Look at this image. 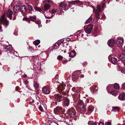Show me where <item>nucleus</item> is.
<instances>
[{
	"instance_id": "47",
	"label": "nucleus",
	"mask_w": 125,
	"mask_h": 125,
	"mask_svg": "<svg viewBox=\"0 0 125 125\" xmlns=\"http://www.w3.org/2000/svg\"><path fill=\"white\" fill-rule=\"evenodd\" d=\"M14 55L17 56H18V54L17 53V52L16 51H14Z\"/></svg>"
},
{
	"instance_id": "55",
	"label": "nucleus",
	"mask_w": 125,
	"mask_h": 125,
	"mask_svg": "<svg viewBox=\"0 0 125 125\" xmlns=\"http://www.w3.org/2000/svg\"><path fill=\"white\" fill-rule=\"evenodd\" d=\"M80 35H81L82 37H83V33H80Z\"/></svg>"
},
{
	"instance_id": "10",
	"label": "nucleus",
	"mask_w": 125,
	"mask_h": 125,
	"mask_svg": "<svg viewBox=\"0 0 125 125\" xmlns=\"http://www.w3.org/2000/svg\"><path fill=\"white\" fill-rule=\"evenodd\" d=\"M42 91L44 93L46 94H48L50 93L49 89L46 86L42 87Z\"/></svg>"
},
{
	"instance_id": "5",
	"label": "nucleus",
	"mask_w": 125,
	"mask_h": 125,
	"mask_svg": "<svg viewBox=\"0 0 125 125\" xmlns=\"http://www.w3.org/2000/svg\"><path fill=\"white\" fill-rule=\"evenodd\" d=\"M19 8H20V6L18 5H16L14 6L13 9V10L14 12L13 14V20H15L16 19V13H17L19 11Z\"/></svg>"
},
{
	"instance_id": "48",
	"label": "nucleus",
	"mask_w": 125,
	"mask_h": 125,
	"mask_svg": "<svg viewBox=\"0 0 125 125\" xmlns=\"http://www.w3.org/2000/svg\"><path fill=\"white\" fill-rule=\"evenodd\" d=\"M39 108L40 110L41 111H42V110H43V109L42 108V107L41 106H40L39 107Z\"/></svg>"
},
{
	"instance_id": "12",
	"label": "nucleus",
	"mask_w": 125,
	"mask_h": 125,
	"mask_svg": "<svg viewBox=\"0 0 125 125\" xmlns=\"http://www.w3.org/2000/svg\"><path fill=\"white\" fill-rule=\"evenodd\" d=\"M20 9L21 12L23 13L25 12L27 10V8L25 5L20 7Z\"/></svg>"
},
{
	"instance_id": "16",
	"label": "nucleus",
	"mask_w": 125,
	"mask_h": 125,
	"mask_svg": "<svg viewBox=\"0 0 125 125\" xmlns=\"http://www.w3.org/2000/svg\"><path fill=\"white\" fill-rule=\"evenodd\" d=\"M29 18L31 21L34 22L36 20V17L35 15L33 16H30Z\"/></svg>"
},
{
	"instance_id": "23",
	"label": "nucleus",
	"mask_w": 125,
	"mask_h": 125,
	"mask_svg": "<svg viewBox=\"0 0 125 125\" xmlns=\"http://www.w3.org/2000/svg\"><path fill=\"white\" fill-rule=\"evenodd\" d=\"M120 59L122 60H125V54H122L120 56Z\"/></svg>"
},
{
	"instance_id": "31",
	"label": "nucleus",
	"mask_w": 125,
	"mask_h": 125,
	"mask_svg": "<svg viewBox=\"0 0 125 125\" xmlns=\"http://www.w3.org/2000/svg\"><path fill=\"white\" fill-rule=\"evenodd\" d=\"M94 109V107L93 106L89 107L88 108V111L89 113H91L93 112Z\"/></svg>"
},
{
	"instance_id": "18",
	"label": "nucleus",
	"mask_w": 125,
	"mask_h": 125,
	"mask_svg": "<svg viewBox=\"0 0 125 125\" xmlns=\"http://www.w3.org/2000/svg\"><path fill=\"white\" fill-rule=\"evenodd\" d=\"M111 61L114 64H115L117 62V60L116 58L114 57H112L111 58Z\"/></svg>"
},
{
	"instance_id": "56",
	"label": "nucleus",
	"mask_w": 125,
	"mask_h": 125,
	"mask_svg": "<svg viewBox=\"0 0 125 125\" xmlns=\"http://www.w3.org/2000/svg\"><path fill=\"white\" fill-rule=\"evenodd\" d=\"M70 40V39L69 38H67L66 39V41H69Z\"/></svg>"
},
{
	"instance_id": "29",
	"label": "nucleus",
	"mask_w": 125,
	"mask_h": 125,
	"mask_svg": "<svg viewBox=\"0 0 125 125\" xmlns=\"http://www.w3.org/2000/svg\"><path fill=\"white\" fill-rule=\"evenodd\" d=\"M69 114L71 116L73 117L74 116V112L72 111H69Z\"/></svg>"
},
{
	"instance_id": "20",
	"label": "nucleus",
	"mask_w": 125,
	"mask_h": 125,
	"mask_svg": "<svg viewBox=\"0 0 125 125\" xmlns=\"http://www.w3.org/2000/svg\"><path fill=\"white\" fill-rule=\"evenodd\" d=\"M113 86L112 84H110L108 85L107 87V90L108 92L109 93L110 92V91L109 90L110 89H112Z\"/></svg>"
},
{
	"instance_id": "14",
	"label": "nucleus",
	"mask_w": 125,
	"mask_h": 125,
	"mask_svg": "<svg viewBox=\"0 0 125 125\" xmlns=\"http://www.w3.org/2000/svg\"><path fill=\"white\" fill-rule=\"evenodd\" d=\"M51 6L50 4L48 3H45L44 6V10H48L50 7Z\"/></svg>"
},
{
	"instance_id": "43",
	"label": "nucleus",
	"mask_w": 125,
	"mask_h": 125,
	"mask_svg": "<svg viewBox=\"0 0 125 125\" xmlns=\"http://www.w3.org/2000/svg\"><path fill=\"white\" fill-rule=\"evenodd\" d=\"M44 16L46 18H48V19H50L51 18L52 16H47L46 15V14H44Z\"/></svg>"
},
{
	"instance_id": "30",
	"label": "nucleus",
	"mask_w": 125,
	"mask_h": 125,
	"mask_svg": "<svg viewBox=\"0 0 125 125\" xmlns=\"http://www.w3.org/2000/svg\"><path fill=\"white\" fill-rule=\"evenodd\" d=\"M92 18L91 16H90L89 18L87 20H86L85 22V23H88L92 21Z\"/></svg>"
},
{
	"instance_id": "19",
	"label": "nucleus",
	"mask_w": 125,
	"mask_h": 125,
	"mask_svg": "<svg viewBox=\"0 0 125 125\" xmlns=\"http://www.w3.org/2000/svg\"><path fill=\"white\" fill-rule=\"evenodd\" d=\"M54 111L60 113L62 111V109L59 107H57L54 109Z\"/></svg>"
},
{
	"instance_id": "6",
	"label": "nucleus",
	"mask_w": 125,
	"mask_h": 125,
	"mask_svg": "<svg viewBox=\"0 0 125 125\" xmlns=\"http://www.w3.org/2000/svg\"><path fill=\"white\" fill-rule=\"evenodd\" d=\"M62 100H64L62 104L63 107L68 106L69 105L70 103V101L69 99L66 97H64V98Z\"/></svg>"
},
{
	"instance_id": "4",
	"label": "nucleus",
	"mask_w": 125,
	"mask_h": 125,
	"mask_svg": "<svg viewBox=\"0 0 125 125\" xmlns=\"http://www.w3.org/2000/svg\"><path fill=\"white\" fill-rule=\"evenodd\" d=\"M65 86V85H60L57 87L58 91L60 92H61L63 95L66 94V93L64 92V87Z\"/></svg>"
},
{
	"instance_id": "61",
	"label": "nucleus",
	"mask_w": 125,
	"mask_h": 125,
	"mask_svg": "<svg viewBox=\"0 0 125 125\" xmlns=\"http://www.w3.org/2000/svg\"><path fill=\"white\" fill-rule=\"evenodd\" d=\"M49 20H47L46 21V23H47L49 21Z\"/></svg>"
},
{
	"instance_id": "62",
	"label": "nucleus",
	"mask_w": 125,
	"mask_h": 125,
	"mask_svg": "<svg viewBox=\"0 0 125 125\" xmlns=\"http://www.w3.org/2000/svg\"><path fill=\"white\" fill-rule=\"evenodd\" d=\"M119 88V85L118 84V89Z\"/></svg>"
},
{
	"instance_id": "44",
	"label": "nucleus",
	"mask_w": 125,
	"mask_h": 125,
	"mask_svg": "<svg viewBox=\"0 0 125 125\" xmlns=\"http://www.w3.org/2000/svg\"><path fill=\"white\" fill-rule=\"evenodd\" d=\"M111 123L110 122H106L105 123V125H111Z\"/></svg>"
},
{
	"instance_id": "35",
	"label": "nucleus",
	"mask_w": 125,
	"mask_h": 125,
	"mask_svg": "<svg viewBox=\"0 0 125 125\" xmlns=\"http://www.w3.org/2000/svg\"><path fill=\"white\" fill-rule=\"evenodd\" d=\"M97 10L99 11L100 12L101 11H102V10L101 9V7L100 5L99 4L97 5Z\"/></svg>"
},
{
	"instance_id": "22",
	"label": "nucleus",
	"mask_w": 125,
	"mask_h": 125,
	"mask_svg": "<svg viewBox=\"0 0 125 125\" xmlns=\"http://www.w3.org/2000/svg\"><path fill=\"white\" fill-rule=\"evenodd\" d=\"M11 47V46L10 45L7 46L5 48V51H6L10 50Z\"/></svg>"
},
{
	"instance_id": "11",
	"label": "nucleus",
	"mask_w": 125,
	"mask_h": 125,
	"mask_svg": "<svg viewBox=\"0 0 125 125\" xmlns=\"http://www.w3.org/2000/svg\"><path fill=\"white\" fill-rule=\"evenodd\" d=\"M7 13L8 17L10 18V19H11L12 15L13 14L12 11L10 10H9L7 11Z\"/></svg>"
},
{
	"instance_id": "2",
	"label": "nucleus",
	"mask_w": 125,
	"mask_h": 125,
	"mask_svg": "<svg viewBox=\"0 0 125 125\" xmlns=\"http://www.w3.org/2000/svg\"><path fill=\"white\" fill-rule=\"evenodd\" d=\"M80 71H78L74 72L72 73V78L73 80L74 81H76L79 79V76L81 74Z\"/></svg>"
},
{
	"instance_id": "15",
	"label": "nucleus",
	"mask_w": 125,
	"mask_h": 125,
	"mask_svg": "<svg viewBox=\"0 0 125 125\" xmlns=\"http://www.w3.org/2000/svg\"><path fill=\"white\" fill-rule=\"evenodd\" d=\"M67 4L65 2L61 3L60 5V7L63 8L64 9L66 7Z\"/></svg>"
},
{
	"instance_id": "25",
	"label": "nucleus",
	"mask_w": 125,
	"mask_h": 125,
	"mask_svg": "<svg viewBox=\"0 0 125 125\" xmlns=\"http://www.w3.org/2000/svg\"><path fill=\"white\" fill-rule=\"evenodd\" d=\"M79 107L80 109L82 111L84 110V107L83 105L80 104L79 105Z\"/></svg>"
},
{
	"instance_id": "57",
	"label": "nucleus",
	"mask_w": 125,
	"mask_h": 125,
	"mask_svg": "<svg viewBox=\"0 0 125 125\" xmlns=\"http://www.w3.org/2000/svg\"><path fill=\"white\" fill-rule=\"evenodd\" d=\"M2 27L0 26V32H1L2 31L1 30Z\"/></svg>"
},
{
	"instance_id": "60",
	"label": "nucleus",
	"mask_w": 125,
	"mask_h": 125,
	"mask_svg": "<svg viewBox=\"0 0 125 125\" xmlns=\"http://www.w3.org/2000/svg\"><path fill=\"white\" fill-rule=\"evenodd\" d=\"M55 104L56 105L57 104V102H55Z\"/></svg>"
},
{
	"instance_id": "33",
	"label": "nucleus",
	"mask_w": 125,
	"mask_h": 125,
	"mask_svg": "<svg viewBox=\"0 0 125 125\" xmlns=\"http://www.w3.org/2000/svg\"><path fill=\"white\" fill-rule=\"evenodd\" d=\"M113 108L112 111L114 112H115L117 110V107H112Z\"/></svg>"
},
{
	"instance_id": "49",
	"label": "nucleus",
	"mask_w": 125,
	"mask_h": 125,
	"mask_svg": "<svg viewBox=\"0 0 125 125\" xmlns=\"http://www.w3.org/2000/svg\"><path fill=\"white\" fill-rule=\"evenodd\" d=\"M104 123L103 122H100L99 124V125H104Z\"/></svg>"
},
{
	"instance_id": "8",
	"label": "nucleus",
	"mask_w": 125,
	"mask_h": 125,
	"mask_svg": "<svg viewBox=\"0 0 125 125\" xmlns=\"http://www.w3.org/2000/svg\"><path fill=\"white\" fill-rule=\"evenodd\" d=\"M124 42V39L123 38L118 37V46H122Z\"/></svg>"
},
{
	"instance_id": "38",
	"label": "nucleus",
	"mask_w": 125,
	"mask_h": 125,
	"mask_svg": "<svg viewBox=\"0 0 125 125\" xmlns=\"http://www.w3.org/2000/svg\"><path fill=\"white\" fill-rule=\"evenodd\" d=\"M27 7L28 9L29 10H31L33 8L32 6L29 5H28Z\"/></svg>"
},
{
	"instance_id": "40",
	"label": "nucleus",
	"mask_w": 125,
	"mask_h": 125,
	"mask_svg": "<svg viewBox=\"0 0 125 125\" xmlns=\"http://www.w3.org/2000/svg\"><path fill=\"white\" fill-rule=\"evenodd\" d=\"M121 89H125V82L122 84V87Z\"/></svg>"
},
{
	"instance_id": "13",
	"label": "nucleus",
	"mask_w": 125,
	"mask_h": 125,
	"mask_svg": "<svg viewBox=\"0 0 125 125\" xmlns=\"http://www.w3.org/2000/svg\"><path fill=\"white\" fill-rule=\"evenodd\" d=\"M119 99L124 100H125V93H122L120 94L118 97Z\"/></svg>"
},
{
	"instance_id": "3",
	"label": "nucleus",
	"mask_w": 125,
	"mask_h": 125,
	"mask_svg": "<svg viewBox=\"0 0 125 125\" xmlns=\"http://www.w3.org/2000/svg\"><path fill=\"white\" fill-rule=\"evenodd\" d=\"M53 98H54L55 100L59 102H61L64 98V96H62L58 94H55L53 96Z\"/></svg>"
},
{
	"instance_id": "42",
	"label": "nucleus",
	"mask_w": 125,
	"mask_h": 125,
	"mask_svg": "<svg viewBox=\"0 0 125 125\" xmlns=\"http://www.w3.org/2000/svg\"><path fill=\"white\" fill-rule=\"evenodd\" d=\"M46 2L48 3H52L53 1L51 0H45Z\"/></svg>"
},
{
	"instance_id": "24",
	"label": "nucleus",
	"mask_w": 125,
	"mask_h": 125,
	"mask_svg": "<svg viewBox=\"0 0 125 125\" xmlns=\"http://www.w3.org/2000/svg\"><path fill=\"white\" fill-rule=\"evenodd\" d=\"M34 22L35 23L38 25V27L40 28L41 27L42 25L40 24L41 23V21L40 20H37L36 21H35Z\"/></svg>"
},
{
	"instance_id": "63",
	"label": "nucleus",
	"mask_w": 125,
	"mask_h": 125,
	"mask_svg": "<svg viewBox=\"0 0 125 125\" xmlns=\"http://www.w3.org/2000/svg\"><path fill=\"white\" fill-rule=\"evenodd\" d=\"M56 46H56V45H55H55H54V48L55 49V47Z\"/></svg>"
},
{
	"instance_id": "58",
	"label": "nucleus",
	"mask_w": 125,
	"mask_h": 125,
	"mask_svg": "<svg viewBox=\"0 0 125 125\" xmlns=\"http://www.w3.org/2000/svg\"><path fill=\"white\" fill-rule=\"evenodd\" d=\"M123 0H118V1H119V2L121 3V2H122Z\"/></svg>"
},
{
	"instance_id": "52",
	"label": "nucleus",
	"mask_w": 125,
	"mask_h": 125,
	"mask_svg": "<svg viewBox=\"0 0 125 125\" xmlns=\"http://www.w3.org/2000/svg\"><path fill=\"white\" fill-rule=\"evenodd\" d=\"M58 75H56L55 77V78L56 79H57L58 78Z\"/></svg>"
},
{
	"instance_id": "46",
	"label": "nucleus",
	"mask_w": 125,
	"mask_h": 125,
	"mask_svg": "<svg viewBox=\"0 0 125 125\" xmlns=\"http://www.w3.org/2000/svg\"><path fill=\"white\" fill-rule=\"evenodd\" d=\"M121 72L123 73H125V69H122L121 70Z\"/></svg>"
},
{
	"instance_id": "7",
	"label": "nucleus",
	"mask_w": 125,
	"mask_h": 125,
	"mask_svg": "<svg viewBox=\"0 0 125 125\" xmlns=\"http://www.w3.org/2000/svg\"><path fill=\"white\" fill-rule=\"evenodd\" d=\"M93 26L91 24L88 25L86 29H85V32L88 34H90L91 32V31L93 29Z\"/></svg>"
},
{
	"instance_id": "1",
	"label": "nucleus",
	"mask_w": 125,
	"mask_h": 125,
	"mask_svg": "<svg viewBox=\"0 0 125 125\" xmlns=\"http://www.w3.org/2000/svg\"><path fill=\"white\" fill-rule=\"evenodd\" d=\"M0 22L5 28H6L9 24V21L5 18V16L4 14L0 18Z\"/></svg>"
},
{
	"instance_id": "50",
	"label": "nucleus",
	"mask_w": 125,
	"mask_h": 125,
	"mask_svg": "<svg viewBox=\"0 0 125 125\" xmlns=\"http://www.w3.org/2000/svg\"><path fill=\"white\" fill-rule=\"evenodd\" d=\"M64 13V12H63V11H60V13H59V15H62V14H63Z\"/></svg>"
},
{
	"instance_id": "54",
	"label": "nucleus",
	"mask_w": 125,
	"mask_h": 125,
	"mask_svg": "<svg viewBox=\"0 0 125 125\" xmlns=\"http://www.w3.org/2000/svg\"><path fill=\"white\" fill-rule=\"evenodd\" d=\"M67 60H64L63 61V63L64 64L65 62H67Z\"/></svg>"
},
{
	"instance_id": "41",
	"label": "nucleus",
	"mask_w": 125,
	"mask_h": 125,
	"mask_svg": "<svg viewBox=\"0 0 125 125\" xmlns=\"http://www.w3.org/2000/svg\"><path fill=\"white\" fill-rule=\"evenodd\" d=\"M35 9L36 10L38 11L39 12H41L42 11V10L40 8L37 7L35 8Z\"/></svg>"
},
{
	"instance_id": "37",
	"label": "nucleus",
	"mask_w": 125,
	"mask_h": 125,
	"mask_svg": "<svg viewBox=\"0 0 125 125\" xmlns=\"http://www.w3.org/2000/svg\"><path fill=\"white\" fill-rule=\"evenodd\" d=\"M63 57L61 55H59L57 57V59L59 60H61L63 59Z\"/></svg>"
},
{
	"instance_id": "34",
	"label": "nucleus",
	"mask_w": 125,
	"mask_h": 125,
	"mask_svg": "<svg viewBox=\"0 0 125 125\" xmlns=\"http://www.w3.org/2000/svg\"><path fill=\"white\" fill-rule=\"evenodd\" d=\"M56 12V10L55 8L53 9L51 11V13L52 14L55 13Z\"/></svg>"
},
{
	"instance_id": "17",
	"label": "nucleus",
	"mask_w": 125,
	"mask_h": 125,
	"mask_svg": "<svg viewBox=\"0 0 125 125\" xmlns=\"http://www.w3.org/2000/svg\"><path fill=\"white\" fill-rule=\"evenodd\" d=\"M88 125H97L98 123L97 122H94L90 121L88 122Z\"/></svg>"
},
{
	"instance_id": "26",
	"label": "nucleus",
	"mask_w": 125,
	"mask_h": 125,
	"mask_svg": "<svg viewBox=\"0 0 125 125\" xmlns=\"http://www.w3.org/2000/svg\"><path fill=\"white\" fill-rule=\"evenodd\" d=\"M117 91L114 90L111 91V94L115 96L117 95Z\"/></svg>"
},
{
	"instance_id": "51",
	"label": "nucleus",
	"mask_w": 125,
	"mask_h": 125,
	"mask_svg": "<svg viewBox=\"0 0 125 125\" xmlns=\"http://www.w3.org/2000/svg\"><path fill=\"white\" fill-rule=\"evenodd\" d=\"M105 6V3H103L102 4V8H103L104 6Z\"/></svg>"
},
{
	"instance_id": "36",
	"label": "nucleus",
	"mask_w": 125,
	"mask_h": 125,
	"mask_svg": "<svg viewBox=\"0 0 125 125\" xmlns=\"http://www.w3.org/2000/svg\"><path fill=\"white\" fill-rule=\"evenodd\" d=\"M23 20H25L26 22H28L29 23H30V20L27 18H23Z\"/></svg>"
},
{
	"instance_id": "53",
	"label": "nucleus",
	"mask_w": 125,
	"mask_h": 125,
	"mask_svg": "<svg viewBox=\"0 0 125 125\" xmlns=\"http://www.w3.org/2000/svg\"><path fill=\"white\" fill-rule=\"evenodd\" d=\"M22 76L24 78H25L27 77V75L25 74H24V75H23Z\"/></svg>"
},
{
	"instance_id": "59",
	"label": "nucleus",
	"mask_w": 125,
	"mask_h": 125,
	"mask_svg": "<svg viewBox=\"0 0 125 125\" xmlns=\"http://www.w3.org/2000/svg\"><path fill=\"white\" fill-rule=\"evenodd\" d=\"M81 77H82L83 78V77H84V75H83V74H82L81 75Z\"/></svg>"
},
{
	"instance_id": "27",
	"label": "nucleus",
	"mask_w": 125,
	"mask_h": 125,
	"mask_svg": "<svg viewBox=\"0 0 125 125\" xmlns=\"http://www.w3.org/2000/svg\"><path fill=\"white\" fill-rule=\"evenodd\" d=\"M97 86H94L92 88H90V89H93V91L94 92H96L97 91V89L96 88Z\"/></svg>"
},
{
	"instance_id": "21",
	"label": "nucleus",
	"mask_w": 125,
	"mask_h": 125,
	"mask_svg": "<svg viewBox=\"0 0 125 125\" xmlns=\"http://www.w3.org/2000/svg\"><path fill=\"white\" fill-rule=\"evenodd\" d=\"M76 55V52L74 51H73L71 52L69 54L70 57H74Z\"/></svg>"
},
{
	"instance_id": "32",
	"label": "nucleus",
	"mask_w": 125,
	"mask_h": 125,
	"mask_svg": "<svg viewBox=\"0 0 125 125\" xmlns=\"http://www.w3.org/2000/svg\"><path fill=\"white\" fill-rule=\"evenodd\" d=\"M95 15L96 18L98 19H99L100 18L99 17V14L98 11H95Z\"/></svg>"
},
{
	"instance_id": "28",
	"label": "nucleus",
	"mask_w": 125,
	"mask_h": 125,
	"mask_svg": "<svg viewBox=\"0 0 125 125\" xmlns=\"http://www.w3.org/2000/svg\"><path fill=\"white\" fill-rule=\"evenodd\" d=\"M40 42V40H35L34 41V43L35 46H37L38 45V44H39Z\"/></svg>"
},
{
	"instance_id": "39",
	"label": "nucleus",
	"mask_w": 125,
	"mask_h": 125,
	"mask_svg": "<svg viewBox=\"0 0 125 125\" xmlns=\"http://www.w3.org/2000/svg\"><path fill=\"white\" fill-rule=\"evenodd\" d=\"M38 86L39 84L35 82H34V86L35 87H37Z\"/></svg>"
},
{
	"instance_id": "9",
	"label": "nucleus",
	"mask_w": 125,
	"mask_h": 125,
	"mask_svg": "<svg viewBox=\"0 0 125 125\" xmlns=\"http://www.w3.org/2000/svg\"><path fill=\"white\" fill-rule=\"evenodd\" d=\"M115 43V41L113 39H110L108 41L107 44L108 45L111 47L114 46Z\"/></svg>"
},
{
	"instance_id": "45",
	"label": "nucleus",
	"mask_w": 125,
	"mask_h": 125,
	"mask_svg": "<svg viewBox=\"0 0 125 125\" xmlns=\"http://www.w3.org/2000/svg\"><path fill=\"white\" fill-rule=\"evenodd\" d=\"M114 87L115 89H117V84L116 83H115L114 85Z\"/></svg>"
},
{
	"instance_id": "64",
	"label": "nucleus",
	"mask_w": 125,
	"mask_h": 125,
	"mask_svg": "<svg viewBox=\"0 0 125 125\" xmlns=\"http://www.w3.org/2000/svg\"><path fill=\"white\" fill-rule=\"evenodd\" d=\"M32 103H33L34 102V101L33 100H32Z\"/></svg>"
}]
</instances>
